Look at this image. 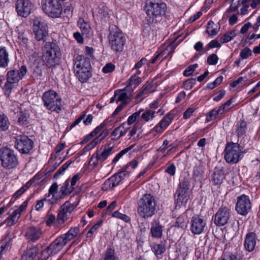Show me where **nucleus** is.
Masks as SVG:
<instances>
[{"instance_id": "35", "label": "nucleus", "mask_w": 260, "mask_h": 260, "mask_svg": "<svg viewBox=\"0 0 260 260\" xmlns=\"http://www.w3.org/2000/svg\"><path fill=\"white\" fill-rule=\"evenodd\" d=\"M73 189L74 187L71 186V185L70 186V182L67 180L61 187L60 191L62 194L67 195L70 193Z\"/></svg>"}, {"instance_id": "40", "label": "nucleus", "mask_w": 260, "mask_h": 260, "mask_svg": "<svg viewBox=\"0 0 260 260\" xmlns=\"http://www.w3.org/2000/svg\"><path fill=\"white\" fill-rule=\"evenodd\" d=\"M122 173H117L110 178L112 182L113 185L116 186L118 185L122 180L124 179V177L122 176Z\"/></svg>"}, {"instance_id": "34", "label": "nucleus", "mask_w": 260, "mask_h": 260, "mask_svg": "<svg viewBox=\"0 0 260 260\" xmlns=\"http://www.w3.org/2000/svg\"><path fill=\"white\" fill-rule=\"evenodd\" d=\"M128 86H127L125 88L122 90H120L119 91L117 90L119 93L118 95L116 98V103H117L118 102H121V104L124 103L125 105L126 104V100L128 99L127 94L126 92H122V91L126 90V88H128Z\"/></svg>"}, {"instance_id": "2", "label": "nucleus", "mask_w": 260, "mask_h": 260, "mask_svg": "<svg viewBox=\"0 0 260 260\" xmlns=\"http://www.w3.org/2000/svg\"><path fill=\"white\" fill-rule=\"evenodd\" d=\"M156 206L154 197L151 194H145L138 202V214L144 219L150 217L155 213Z\"/></svg>"}, {"instance_id": "62", "label": "nucleus", "mask_w": 260, "mask_h": 260, "mask_svg": "<svg viewBox=\"0 0 260 260\" xmlns=\"http://www.w3.org/2000/svg\"><path fill=\"white\" fill-rule=\"evenodd\" d=\"M129 80V85L134 84L137 86L140 83V78L136 75L132 76Z\"/></svg>"}, {"instance_id": "13", "label": "nucleus", "mask_w": 260, "mask_h": 260, "mask_svg": "<svg viewBox=\"0 0 260 260\" xmlns=\"http://www.w3.org/2000/svg\"><path fill=\"white\" fill-rule=\"evenodd\" d=\"M230 216V209L226 207H221L215 215L214 223L217 226H223L228 223Z\"/></svg>"}, {"instance_id": "11", "label": "nucleus", "mask_w": 260, "mask_h": 260, "mask_svg": "<svg viewBox=\"0 0 260 260\" xmlns=\"http://www.w3.org/2000/svg\"><path fill=\"white\" fill-rule=\"evenodd\" d=\"M251 209V203L248 196L242 194L237 198L235 209L239 214L246 216Z\"/></svg>"}, {"instance_id": "43", "label": "nucleus", "mask_w": 260, "mask_h": 260, "mask_svg": "<svg viewBox=\"0 0 260 260\" xmlns=\"http://www.w3.org/2000/svg\"><path fill=\"white\" fill-rule=\"evenodd\" d=\"M251 55V50L248 47H246L244 49H243L240 52V59H241L242 60L247 59Z\"/></svg>"}, {"instance_id": "15", "label": "nucleus", "mask_w": 260, "mask_h": 260, "mask_svg": "<svg viewBox=\"0 0 260 260\" xmlns=\"http://www.w3.org/2000/svg\"><path fill=\"white\" fill-rule=\"evenodd\" d=\"M206 225L205 220L199 216H194L190 221V230L193 234L199 235L204 231Z\"/></svg>"}, {"instance_id": "31", "label": "nucleus", "mask_w": 260, "mask_h": 260, "mask_svg": "<svg viewBox=\"0 0 260 260\" xmlns=\"http://www.w3.org/2000/svg\"><path fill=\"white\" fill-rule=\"evenodd\" d=\"M152 251L157 257H160L161 254L165 251V244L163 242H160L159 244H155L153 245Z\"/></svg>"}, {"instance_id": "22", "label": "nucleus", "mask_w": 260, "mask_h": 260, "mask_svg": "<svg viewBox=\"0 0 260 260\" xmlns=\"http://www.w3.org/2000/svg\"><path fill=\"white\" fill-rule=\"evenodd\" d=\"M256 235L254 233H248L244 241V247L249 252L252 251L256 245Z\"/></svg>"}, {"instance_id": "60", "label": "nucleus", "mask_w": 260, "mask_h": 260, "mask_svg": "<svg viewBox=\"0 0 260 260\" xmlns=\"http://www.w3.org/2000/svg\"><path fill=\"white\" fill-rule=\"evenodd\" d=\"M141 113V111L136 112L131 115L127 119V125H131L136 120L137 117L139 116Z\"/></svg>"}, {"instance_id": "49", "label": "nucleus", "mask_w": 260, "mask_h": 260, "mask_svg": "<svg viewBox=\"0 0 260 260\" xmlns=\"http://www.w3.org/2000/svg\"><path fill=\"white\" fill-rule=\"evenodd\" d=\"M28 114L26 113H23L20 112V116L18 118V122L22 125H26L28 123L27 118Z\"/></svg>"}, {"instance_id": "3", "label": "nucleus", "mask_w": 260, "mask_h": 260, "mask_svg": "<svg viewBox=\"0 0 260 260\" xmlns=\"http://www.w3.org/2000/svg\"><path fill=\"white\" fill-rule=\"evenodd\" d=\"M61 56L60 48L53 42H46L42 48V59L48 67L57 63Z\"/></svg>"}, {"instance_id": "57", "label": "nucleus", "mask_w": 260, "mask_h": 260, "mask_svg": "<svg viewBox=\"0 0 260 260\" xmlns=\"http://www.w3.org/2000/svg\"><path fill=\"white\" fill-rule=\"evenodd\" d=\"M114 185H113V183L112 181L110 178L107 179L104 184L102 185V189L104 190H107L113 188L114 187Z\"/></svg>"}, {"instance_id": "9", "label": "nucleus", "mask_w": 260, "mask_h": 260, "mask_svg": "<svg viewBox=\"0 0 260 260\" xmlns=\"http://www.w3.org/2000/svg\"><path fill=\"white\" fill-rule=\"evenodd\" d=\"M0 160L3 166L6 168L10 169L16 166V157L14 151L8 147L0 149Z\"/></svg>"}, {"instance_id": "54", "label": "nucleus", "mask_w": 260, "mask_h": 260, "mask_svg": "<svg viewBox=\"0 0 260 260\" xmlns=\"http://www.w3.org/2000/svg\"><path fill=\"white\" fill-rule=\"evenodd\" d=\"M115 69V66L112 63L106 64L103 68L102 71L104 73H110L112 72Z\"/></svg>"}, {"instance_id": "33", "label": "nucleus", "mask_w": 260, "mask_h": 260, "mask_svg": "<svg viewBox=\"0 0 260 260\" xmlns=\"http://www.w3.org/2000/svg\"><path fill=\"white\" fill-rule=\"evenodd\" d=\"M9 123L8 118L4 113L0 114V129L5 131L8 129Z\"/></svg>"}, {"instance_id": "21", "label": "nucleus", "mask_w": 260, "mask_h": 260, "mask_svg": "<svg viewBox=\"0 0 260 260\" xmlns=\"http://www.w3.org/2000/svg\"><path fill=\"white\" fill-rule=\"evenodd\" d=\"M224 179L225 174L223 167H215L211 176V182L214 185L219 186L222 184Z\"/></svg>"}, {"instance_id": "32", "label": "nucleus", "mask_w": 260, "mask_h": 260, "mask_svg": "<svg viewBox=\"0 0 260 260\" xmlns=\"http://www.w3.org/2000/svg\"><path fill=\"white\" fill-rule=\"evenodd\" d=\"M236 126L237 128L236 133L238 136L239 137L243 136L245 133L247 128L246 122L244 121H240L237 122Z\"/></svg>"}, {"instance_id": "29", "label": "nucleus", "mask_w": 260, "mask_h": 260, "mask_svg": "<svg viewBox=\"0 0 260 260\" xmlns=\"http://www.w3.org/2000/svg\"><path fill=\"white\" fill-rule=\"evenodd\" d=\"M241 258L240 250L236 249L233 252H224L221 260H240Z\"/></svg>"}, {"instance_id": "51", "label": "nucleus", "mask_w": 260, "mask_h": 260, "mask_svg": "<svg viewBox=\"0 0 260 260\" xmlns=\"http://www.w3.org/2000/svg\"><path fill=\"white\" fill-rule=\"evenodd\" d=\"M18 39L20 45L23 48H26L27 46V43L28 39L24 32L18 36Z\"/></svg>"}, {"instance_id": "53", "label": "nucleus", "mask_w": 260, "mask_h": 260, "mask_svg": "<svg viewBox=\"0 0 260 260\" xmlns=\"http://www.w3.org/2000/svg\"><path fill=\"white\" fill-rule=\"evenodd\" d=\"M198 67L197 64H194L189 66L184 71L183 73V75L184 76L187 77L190 76L192 74L195 69Z\"/></svg>"}, {"instance_id": "55", "label": "nucleus", "mask_w": 260, "mask_h": 260, "mask_svg": "<svg viewBox=\"0 0 260 260\" xmlns=\"http://www.w3.org/2000/svg\"><path fill=\"white\" fill-rule=\"evenodd\" d=\"M105 122H102L99 126H97L92 132L90 133V137H93L100 133L106 126Z\"/></svg>"}, {"instance_id": "23", "label": "nucleus", "mask_w": 260, "mask_h": 260, "mask_svg": "<svg viewBox=\"0 0 260 260\" xmlns=\"http://www.w3.org/2000/svg\"><path fill=\"white\" fill-rule=\"evenodd\" d=\"M150 233L154 238H160L162 235V226L158 220H154L151 223Z\"/></svg>"}, {"instance_id": "63", "label": "nucleus", "mask_w": 260, "mask_h": 260, "mask_svg": "<svg viewBox=\"0 0 260 260\" xmlns=\"http://www.w3.org/2000/svg\"><path fill=\"white\" fill-rule=\"evenodd\" d=\"M176 226L181 228L185 226V219L183 216H180L177 218Z\"/></svg>"}, {"instance_id": "6", "label": "nucleus", "mask_w": 260, "mask_h": 260, "mask_svg": "<svg viewBox=\"0 0 260 260\" xmlns=\"http://www.w3.org/2000/svg\"><path fill=\"white\" fill-rule=\"evenodd\" d=\"M242 147L237 143L230 142L226 144L224 150V159L228 163H237L243 156Z\"/></svg>"}, {"instance_id": "17", "label": "nucleus", "mask_w": 260, "mask_h": 260, "mask_svg": "<svg viewBox=\"0 0 260 260\" xmlns=\"http://www.w3.org/2000/svg\"><path fill=\"white\" fill-rule=\"evenodd\" d=\"M31 4L29 0H17V15L24 18L31 13Z\"/></svg>"}, {"instance_id": "46", "label": "nucleus", "mask_w": 260, "mask_h": 260, "mask_svg": "<svg viewBox=\"0 0 260 260\" xmlns=\"http://www.w3.org/2000/svg\"><path fill=\"white\" fill-rule=\"evenodd\" d=\"M16 216V210H14L12 212L10 217H8L5 221V223L7 226H11L15 224Z\"/></svg>"}, {"instance_id": "41", "label": "nucleus", "mask_w": 260, "mask_h": 260, "mask_svg": "<svg viewBox=\"0 0 260 260\" xmlns=\"http://www.w3.org/2000/svg\"><path fill=\"white\" fill-rule=\"evenodd\" d=\"M72 162L73 161L71 160L67 161L57 171V172L54 174V177L56 178L59 175L62 174L63 173V172H64L67 170V169L70 166Z\"/></svg>"}, {"instance_id": "4", "label": "nucleus", "mask_w": 260, "mask_h": 260, "mask_svg": "<svg viewBox=\"0 0 260 260\" xmlns=\"http://www.w3.org/2000/svg\"><path fill=\"white\" fill-rule=\"evenodd\" d=\"M109 31V40L111 49L116 52H121L125 42L124 34L115 25H110Z\"/></svg>"}, {"instance_id": "64", "label": "nucleus", "mask_w": 260, "mask_h": 260, "mask_svg": "<svg viewBox=\"0 0 260 260\" xmlns=\"http://www.w3.org/2000/svg\"><path fill=\"white\" fill-rule=\"evenodd\" d=\"M27 69L25 66H22L20 68V70L18 73V76L19 79H22L27 73Z\"/></svg>"}, {"instance_id": "59", "label": "nucleus", "mask_w": 260, "mask_h": 260, "mask_svg": "<svg viewBox=\"0 0 260 260\" xmlns=\"http://www.w3.org/2000/svg\"><path fill=\"white\" fill-rule=\"evenodd\" d=\"M98 153L93 154L91 157L90 158L89 164L90 166H93V167H95L98 165V161H100V159L98 158Z\"/></svg>"}, {"instance_id": "5", "label": "nucleus", "mask_w": 260, "mask_h": 260, "mask_svg": "<svg viewBox=\"0 0 260 260\" xmlns=\"http://www.w3.org/2000/svg\"><path fill=\"white\" fill-rule=\"evenodd\" d=\"M66 0H41L43 11L49 16L58 18L62 12V5Z\"/></svg>"}, {"instance_id": "28", "label": "nucleus", "mask_w": 260, "mask_h": 260, "mask_svg": "<svg viewBox=\"0 0 260 260\" xmlns=\"http://www.w3.org/2000/svg\"><path fill=\"white\" fill-rule=\"evenodd\" d=\"M60 239L59 237L56 238L48 246L51 251L50 253H52L53 255L60 251L64 246Z\"/></svg>"}, {"instance_id": "18", "label": "nucleus", "mask_w": 260, "mask_h": 260, "mask_svg": "<svg viewBox=\"0 0 260 260\" xmlns=\"http://www.w3.org/2000/svg\"><path fill=\"white\" fill-rule=\"evenodd\" d=\"M75 208L74 204H71L68 201L66 202L61 207V209L57 215V219L64 222L68 218L69 216Z\"/></svg>"}, {"instance_id": "26", "label": "nucleus", "mask_w": 260, "mask_h": 260, "mask_svg": "<svg viewBox=\"0 0 260 260\" xmlns=\"http://www.w3.org/2000/svg\"><path fill=\"white\" fill-rule=\"evenodd\" d=\"M74 71L77 78L81 83L86 82L92 76L90 69L82 70V69H80Z\"/></svg>"}, {"instance_id": "38", "label": "nucleus", "mask_w": 260, "mask_h": 260, "mask_svg": "<svg viewBox=\"0 0 260 260\" xmlns=\"http://www.w3.org/2000/svg\"><path fill=\"white\" fill-rule=\"evenodd\" d=\"M215 23L212 21H209L207 27L206 32L211 36H215L217 34L219 29L214 28Z\"/></svg>"}, {"instance_id": "10", "label": "nucleus", "mask_w": 260, "mask_h": 260, "mask_svg": "<svg viewBox=\"0 0 260 260\" xmlns=\"http://www.w3.org/2000/svg\"><path fill=\"white\" fill-rule=\"evenodd\" d=\"M33 31L36 39L40 41H45L48 36V26L46 23L40 18H35L34 20Z\"/></svg>"}, {"instance_id": "56", "label": "nucleus", "mask_w": 260, "mask_h": 260, "mask_svg": "<svg viewBox=\"0 0 260 260\" xmlns=\"http://www.w3.org/2000/svg\"><path fill=\"white\" fill-rule=\"evenodd\" d=\"M218 58L215 54L210 55L207 58V62L209 64L214 65L217 63Z\"/></svg>"}, {"instance_id": "48", "label": "nucleus", "mask_w": 260, "mask_h": 260, "mask_svg": "<svg viewBox=\"0 0 260 260\" xmlns=\"http://www.w3.org/2000/svg\"><path fill=\"white\" fill-rule=\"evenodd\" d=\"M154 113V111L150 110H148L145 111L142 114L141 117L143 119H144L146 121H148L150 119H151L153 118Z\"/></svg>"}, {"instance_id": "44", "label": "nucleus", "mask_w": 260, "mask_h": 260, "mask_svg": "<svg viewBox=\"0 0 260 260\" xmlns=\"http://www.w3.org/2000/svg\"><path fill=\"white\" fill-rule=\"evenodd\" d=\"M112 216L113 217H116V218L120 219L126 222L130 221V220H131L130 218L128 216H127L125 214L121 213L119 212L118 211H116L114 212L112 214Z\"/></svg>"}, {"instance_id": "7", "label": "nucleus", "mask_w": 260, "mask_h": 260, "mask_svg": "<svg viewBox=\"0 0 260 260\" xmlns=\"http://www.w3.org/2000/svg\"><path fill=\"white\" fill-rule=\"evenodd\" d=\"M42 100L44 106L47 109L57 113L61 110V99L57 96L55 91L49 90L44 92L42 96Z\"/></svg>"}, {"instance_id": "27", "label": "nucleus", "mask_w": 260, "mask_h": 260, "mask_svg": "<svg viewBox=\"0 0 260 260\" xmlns=\"http://www.w3.org/2000/svg\"><path fill=\"white\" fill-rule=\"evenodd\" d=\"M38 248L36 246L27 249L21 255L20 260H33L37 255Z\"/></svg>"}, {"instance_id": "30", "label": "nucleus", "mask_w": 260, "mask_h": 260, "mask_svg": "<svg viewBox=\"0 0 260 260\" xmlns=\"http://www.w3.org/2000/svg\"><path fill=\"white\" fill-rule=\"evenodd\" d=\"M8 52L4 47H0V67L5 68L9 62Z\"/></svg>"}, {"instance_id": "8", "label": "nucleus", "mask_w": 260, "mask_h": 260, "mask_svg": "<svg viewBox=\"0 0 260 260\" xmlns=\"http://www.w3.org/2000/svg\"><path fill=\"white\" fill-rule=\"evenodd\" d=\"M189 181L188 178H184L180 182L179 187L175 193L177 204H185L189 198Z\"/></svg>"}, {"instance_id": "52", "label": "nucleus", "mask_w": 260, "mask_h": 260, "mask_svg": "<svg viewBox=\"0 0 260 260\" xmlns=\"http://www.w3.org/2000/svg\"><path fill=\"white\" fill-rule=\"evenodd\" d=\"M51 251L50 250V249H49V247H47L46 248H45L44 250H43L41 252V258L42 260H47L52 255H53V254L52 253H50Z\"/></svg>"}, {"instance_id": "19", "label": "nucleus", "mask_w": 260, "mask_h": 260, "mask_svg": "<svg viewBox=\"0 0 260 260\" xmlns=\"http://www.w3.org/2000/svg\"><path fill=\"white\" fill-rule=\"evenodd\" d=\"M91 69L90 59L82 55H78L74 59V70Z\"/></svg>"}, {"instance_id": "25", "label": "nucleus", "mask_w": 260, "mask_h": 260, "mask_svg": "<svg viewBox=\"0 0 260 260\" xmlns=\"http://www.w3.org/2000/svg\"><path fill=\"white\" fill-rule=\"evenodd\" d=\"M79 232V229L78 227H74L71 228L67 233L63 234L59 238L65 245L68 242L74 239L77 236Z\"/></svg>"}, {"instance_id": "45", "label": "nucleus", "mask_w": 260, "mask_h": 260, "mask_svg": "<svg viewBox=\"0 0 260 260\" xmlns=\"http://www.w3.org/2000/svg\"><path fill=\"white\" fill-rule=\"evenodd\" d=\"M78 25L83 31V33L86 34L88 31L89 25L85 22L82 18H80L78 21Z\"/></svg>"}, {"instance_id": "12", "label": "nucleus", "mask_w": 260, "mask_h": 260, "mask_svg": "<svg viewBox=\"0 0 260 260\" xmlns=\"http://www.w3.org/2000/svg\"><path fill=\"white\" fill-rule=\"evenodd\" d=\"M7 82L5 83L3 87L5 94L9 98V100L11 102L12 105H13V101L12 97L11 95L12 90L15 88V84L16 82V73L15 70H11L7 73Z\"/></svg>"}, {"instance_id": "1", "label": "nucleus", "mask_w": 260, "mask_h": 260, "mask_svg": "<svg viewBox=\"0 0 260 260\" xmlns=\"http://www.w3.org/2000/svg\"><path fill=\"white\" fill-rule=\"evenodd\" d=\"M167 9L166 5L163 2H147L144 10L147 15L146 17L147 23L150 24L160 21L161 17L165 15Z\"/></svg>"}, {"instance_id": "20", "label": "nucleus", "mask_w": 260, "mask_h": 260, "mask_svg": "<svg viewBox=\"0 0 260 260\" xmlns=\"http://www.w3.org/2000/svg\"><path fill=\"white\" fill-rule=\"evenodd\" d=\"M43 234L41 229L39 228L31 226L25 233V237L28 242L34 243L38 240Z\"/></svg>"}, {"instance_id": "39", "label": "nucleus", "mask_w": 260, "mask_h": 260, "mask_svg": "<svg viewBox=\"0 0 260 260\" xmlns=\"http://www.w3.org/2000/svg\"><path fill=\"white\" fill-rule=\"evenodd\" d=\"M222 113H223V112L219 108L217 110L213 109L207 115L206 119L208 121H212L216 119L219 114H221Z\"/></svg>"}, {"instance_id": "61", "label": "nucleus", "mask_w": 260, "mask_h": 260, "mask_svg": "<svg viewBox=\"0 0 260 260\" xmlns=\"http://www.w3.org/2000/svg\"><path fill=\"white\" fill-rule=\"evenodd\" d=\"M99 143V140H95V139H94L93 140H92L90 143L87 144L84 148L83 150L89 151V150L93 149Z\"/></svg>"}, {"instance_id": "14", "label": "nucleus", "mask_w": 260, "mask_h": 260, "mask_svg": "<svg viewBox=\"0 0 260 260\" xmlns=\"http://www.w3.org/2000/svg\"><path fill=\"white\" fill-rule=\"evenodd\" d=\"M32 141L26 136H17V150L22 154H27L32 148Z\"/></svg>"}, {"instance_id": "47", "label": "nucleus", "mask_w": 260, "mask_h": 260, "mask_svg": "<svg viewBox=\"0 0 260 260\" xmlns=\"http://www.w3.org/2000/svg\"><path fill=\"white\" fill-rule=\"evenodd\" d=\"M223 80L222 76H219L216 79V80L212 83L208 84L207 88L209 89H213L218 85H220Z\"/></svg>"}, {"instance_id": "42", "label": "nucleus", "mask_w": 260, "mask_h": 260, "mask_svg": "<svg viewBox=\"0 0 260 260\" xmlns=\"http://www.w3.org/2000/svg\"><path fill=\"white\" fill-rule=\"evenodd\" d=\"M104 260H116L114 250L111 248H108L105 252Z\"/></svg>"}, {"instance_id": "37", "label": "nucleus", "mask_w": 260, "mask_h": 260, "mask_svg": "<svg viewBox=\"0 0 260 260\" xmlns=\"http://www.w3.org/2000/svg\"><path fill=\"white\" fill-rule=\"evenodd\" d=\"M112 148V147L107 148H105L104 151L101 154H98V157L100 159V161L103 162L107 158L109 155L111 153Z\"/></svg>"}, {"instance_id": "36", "label": "nucleus", "mask_w": 260, "mask_h": 260, "mask_svg": "<svg viewBox=\"0 0 260 260\" xmlns=\"http://www.w3.org/2000/svg\"><path fill=\"white\" fill-rule=\"evenodd\" d=\"M236 31L235 30H233L231 31L225 33L221 38L220 41L222 43H227L236 37Z\"/></svg>"}, {"instance_id": "24", "label": "nucleus", "mask_w": 260, "mask_h": 260, "mask_svg": "<svg viewBox=\"0 0 260 260\" xmlns=\"http://www.w3.org/2000/svg\"><path fill=\"white\" fill-rule=\"evenodd\" d=\"M126 124L123 122L114 129L111 134L112 140H117L121 137L125 135L127 130L129 128V127H126Z\"/></svg>"}, {"instance_id": "58", "label": "nucleus", "mask_w": 260, "mask_h": 260, "mask_svg": "<svg viewBox=\"0 0 260 260\" xmlns=\"http://www.w3.org/2000/svg\"><path fill=\"white\" fill-rule=\"evenodd\" d=\"M204 171L201 164L194 167L193 169V175L196 177H199L202 175Z\"/></svg>"}, {"instance_id": "16", "label": "nucleus", "mask_w": 260, "mask_h": 260, "mask_svg": "<svg viewBox=\"0 0 260 260\" xmlns=\"http://www.w3.org/2000/svg\"><path fill=\"white\" fill-rule=\"evenodd\" d=\"M174 116L172 114L169 113L151 131L150 133L156 135L158 133H162L171 123Z\"/></svg>"}, {"instance_id": "50", "label": "nucleus", "mask_w": 260, "mask_h": 260, "mask_svg": "<svg viewBox=\"0 0 260 260\" xmlns=\"http://www.w3.org/2000/svg\"><path fill=\"white\" fill-rule=\"evenodd\" d=\"M196 83V79L191 78L186 80L183 83L184 88L186 89H191Z\"/></svg>"}]
</instances>
